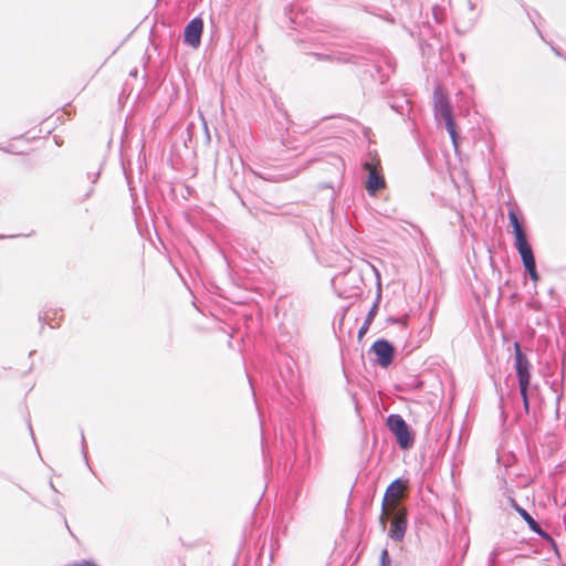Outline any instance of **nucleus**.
<instances>
[{"label":"nucleus","mask_w":566,"mask_h":566,"mask_svg":"<svg viewBox=\"0 0 566 566\" xmlns=\"http://www.w3.org/2000/svg\"><path fill=\"white\" fill-rule=\"evenodd\" d=\"M514 368L518 381L520 396L523 401V410L525 415H528L531 410L532 392L537 389V386L531 387L532 365L527 357L522 353L518 343H514Z\"/></svg>","instance_id":"f257e3e1"},{"label":"nucleus","mask_w":566,"mask_h":566,"mask_svg":"<svg viewBox=\"0 0 566 566\" xmlns=\"http://www.w3.org/2000/svg\"><path fill=\"white\" fill-rule=\"evenodd\" d=\"M433 113L437 120H444L446 128L450 135L451 142L457 149L459 146V136L453 119L452 106L448 96L440 87H436L433 92Z\"/></svg>","instance_id":"f03ea898"},{"label":"nucleus","mask_w":566,"mask_h":566,"mask_svg":"<svg viewBox=\"0 0 566 566\" xmlns=\"http://www.w3.org/2000/svg\"><path fill=\"white\" fill-rule=\"evenodd\" d=\"M407 514V509L399 501H394L391 506H388L386 512V523L390 518L388 537L395 542H401L405 538L408 527Z\"/></svg>","instance_id":"7ed1b4c3"},{"label":"nucleus","mask_w":566,"mask_h":566,"mask_svg":"<svg viewBox=\"0 0 566 566\" xmlns=\"http://www.w3.org/2000/svg\"><path fill=\"white\" fill-rule=\"evenodd\" d=\"M386 424L390 432L395 434L397 443L401 449L406 450L412 447L415 441L413 436L410 432L409 426L400 415H389Z\"/></svg>","instance_id":"20e7f679"},{"label":"nucleus","mask_w":566,"mask_h":566,"mask_svg":"<svg viewBox=\"0 0 566 566\" xmlns=\"http://www.w3.org/2000/svg\"><path fill=\"white\" fill-rule=\"evenodd\" d=\"M407 486L408 482L406 480L396 479L386 489L381 503V514L379 516V525L382 531L386 530V512L388 511V506H391V502L399 501Z\"/></svg>","instance_id":"39448f33"},{"label":"nucleus","mask_w":566,"mask_h":566,"mask_svg":"<svg viewBox=\"0 0 566 566\" xmlns=\"http://www.w3.org/2000/svg\"><path fill=\"white\" fill-rule=\"evenodd\" d=\"M364 169L368 171L366 189L370 196H374L378 190L384 189L386 186L385 178L380 171V163L379 160L374 159L365 161Z\"/></svg>","instance_id":"423d86ee"},{"label":"nucleus","mask_w":566,"mask_h":566,"mask_svg":"<svg viewBox=\"0 0 566 566\" xmlns=\"http://www.w3.org/2000/svg\"><path fill=\"white\" fill-rule=\"evenodd\" d=\"M371 350L377 356V363L381 367H387L392 363L395 349L388 340L377 339L373 344Z\"/></svg>","instance_id":"0eeeda50"},{"label":"nucleus","mask_w":566,"mask_h":566,"mask_svg":"<svg viewBox=\"0 0 566 566\" xmlns=\"http://www.w3.org/2000/svg\"><path fill=\"white\" fill-rule=\"evenodd\" d=\"M203 22L200 18H193L185 28L184 41L192 48H198L201 42Z\"/></svg>","instance_id":"6e6552de"},{"label":"nucleus","mask_w":566,"mask_h":566,"mask_svg":"<svg viewBox=\"0 0 566 566\" xmlns=\"http://www.w3.org/2000/svg\"><path fill=\"white\" fill-rule=\"evenodd\" d=\"M312 56H314L317 61H329V62H337V63H357V59L353 54L348 53H313Z\"/></svg>","instance_id":"1a4fd4ad"},{"label":"nucleus","mask_w":566,"mask_h":566,"mask_svg":"<svg viewBox=\"0 0 566 566\" xmlns=\"http://www.w3.org/2000/svg\"><path fill=\"white\" fill-rule=\"evenodd\" d=\"M514 245L521 255L523 265L526 263H531V261L535 260L532 247L528 244L526 235L515 239Z\"/></svg>","instance_id":"9d476101"},{"label":"nucleus","mask_w":566,"mask_h":566,"mask_svg":"<svg viewBox=\"0 0 566 566\" xmlns=\"http://www.w3.org/2000/svg\"><path fill=\"white\" fill-rule=\"evenodd\" d=\"M516 511L533 532L543 537H548V535L541 528L539 524L528 514L526 510L516 505Z\"/></svg>","instance_id":"9b49d317"},{"label":"nucleus","mask_w":566,"mask_h":566,"mask_svg":"<svg viewBox=\"0 0 566 566\" xmlns=\"http://www.w3.org/2000/svg\"><path fill=\"white\" fill-rule=\"evenodd\" d=\"M517 400L516 394L510 392L506 397L501 395L500 397V409H501V416L503 420H506L509 417V407L514 401Z\"/></svg>","instance_id":"f8f14e48"},{"label":"nucleus","mask_w":566,"mask_h":566,"mask_svg":"<svg viewBox=\"0 0 566 566\" xmlns=\"http://www.w3.org/2000/svg\"><path fill=\"white\" fill-rule=\"evenodd\" d=\"M509 220L510 224L513 228L515 239L526 235L514 210L509 211Z\"/></svg>","instance_id":"ddd939ff"},{"label":"nucleus","mask_w":566,"mask_h":566,"mask_svg":"<svg viewBox=\"0 0 566 566\" xmlns=\"http://www.w3.org/2000/svg\"><path fill=\"white\" fill-rule=\"evenodd\" d=\"M377 310H378V305L377 304H374L373 307L369 310L368 314H367V317L365 318V322L364 324L360 326L359 331H358V337L361 338L368 331L369 328V325L371 324L376 313H377Z\"/></svg>","instance_id":"4468645a"},{"label":"nucleus","mask_w":566,"mask_h":566,"mask_svg":"<svg viewBox=\"0 0 566 566\" xmlns=\"http://www.w3.org/2000/svg\"><path fill=\"white\" fill-rule=\"evenodd\" d=\"M524 268L527 271L532 281L537 282L539 280V275L536 271L535 260L531 261V263L524 264Z\"/></svg>","instance_id":"2eb2a0df"},{"label":"nucleus","mask_w":566,"mask_h":566,"mask_svg":"<svg viewBox=\"0 0 566 566\" xmlns=\"http://www.w3.org/2000/svg\"><path fill=\"white\" fill-rule=\"evenodd\" d=\"M380 566H391V560L387 549H384L380 554Z\"/></svg>","instance_id":"dca6fc26"},{"label":"nucleus","mask_w":566,"mask_h":566,"mask_svg":"<svg viewBox=\"0 0 566 566\" xmlns=\"http://www.w3.org/2000/svg\"><path fill=\"white\" fill-rule=\"evenodd\" d=\"M500 552L497 548H494L489 557L488 566H495V558L499 556Z\"/></svg>","instance_id":"f3484780"},{"label":"nucleus","mask_w":566,"mask_h":566,"mask_svg":"<svg viewBox=\"0 0 566 566\" xmlns=\"http://www.w3.org/2000/svg\"><path fill=\"white\" fill-rule=\"evenodd\" d=\"M521 417H522V412L521 411H516L515 412V420H518Z\"/></svg>","instance_id":"a211bd4d"},{"label":"nucleus","mask_w":566,"mask_h":566,"mask_svg":"<svg viewBox=\"0 0 566 566\" xmlns=\"http://www.w3.org/2000/svg\"><path fill=\"white\" fill-rule=\"evenodd\" d=\"M82 447H83V450L85 449V437H84V433L82 432Z\"/></svg>","instance_id":"6ab92c4d"},{"label":"nucleus","mask_w":566,"mask_h":566,"mask_svg":"<svg viewBox=\"0 0 566 566\" xmlns=\"http://www.w3.org/2000/svg\"><path fill=\"white\" fill-rule=\"evenodd\" d=\"M0 238H4V235H1V234H0Z\"/></svg>","instance_id":"aec40b11"}]
</instances>
